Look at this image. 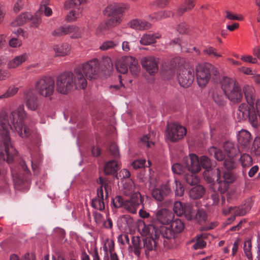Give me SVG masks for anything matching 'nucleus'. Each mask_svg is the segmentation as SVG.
<instances>
[{
	"mask_svg": "<svg viewBox=\"0 0 260 260\" xmlns=\"http://www.w3.org/2000/svg\"><path fill=\"white\" fill-rule=\"evenodd\" d=\"M26 113L23 105H20L16 110L11 112L9 117L7 113H0V133L2 141L0 142V159L12 162L17 153L12 146L9 136V129L15 131L22 138L28 137L31 129L24 124Z\"/></svg>",
	"mask_w": 260,
	"mask_h": 260,
	"instance_id": "1",
	"label": "nucleus"
},
{
	"mask_svg": "<svg viewBox=\"0 0 260 260\" xmlns=\"http://www.w3.org/2000/svg\"><path fill=\"white\" fill-rule=\"evenodd\" d=\"M246 100L247 104H241L238 109L237 114L239 121L248 119V121L254 127L258 125L257 115L260 117V101L256 102V109L254 106L255 102V91L254 88L250 85H246L243 87Z\"/></svg>",
	"mask_w": 260,
	"mask_h": 260,
	"instance_id": "2",
	"label": "nucleus"
},
{
	"mask_svg": "<svg viewBox=\"0 0 260 260\" xmlns=\"http://www.w3.org/2000/svg\"><path fill=\"white\" fill-rule=\"evenodd\" d=\"M87 82L80 69H75L73 72H64L56 80V89L58 92L67 94L74 88L85 89Z\"/></svg>",
	"mask_w": 260,
	"mask_h": 260,
	"instance_id": "3",
	"label": "nucleus"
},
{
	"mask_svg": "<svg viewBox=\"0 0 260 260\" xmlns=\"http://www.w3.org/2000/svg\"><path fill=\"white\" fill-rule=\"evenodd\" d=\"M124 12V8L118 5L113 4L107 6L104 11V14L110 18L106 23H102L98 27L96 34L98 36L102 35L109 27L119 24L121 21L122 14Z\"/></svg>",
	"mask_w": 260,
	"mask_h": 260,
	"instance_id": "4",
	"label": "nucleus"
},
{
	"mask_svg": "<svg viewBox=\"0 0 260 260\" xmlns=\"http://www.w3.org/2000/svg\"><path fill=\"white\" fill-rule=\"evenodd\" d=\"M221 87L226 98L234 103L240 102L243 99L241 89L234 79L224 77L221 81Z\"/></svg>",
	"mask_w": 260,
	"mask_h": 260,
	"instance_id": "5",
	"label": "nucleus"
},
{
	"mask_svg": "<svg viewBox=\"0 0 260 260\" xmlns=\"http://www.w3.org/2000/svg\"><path fill=\"white\" fill-rule=\"evenodd\" d=\"M143 232L147 237L144 239L143 249L146 256L148 258L152 256L150 252H153L155 250L156 240L161 235V232L159 229H156L155 225L149 224L145 226Z\"/></svg>",
	"mask_w": 260,
	"mask_h": 260,
	"instance_id": "6",
	"label": "nucleus"
},
{
	"mask_svg": "<svg viewBox=\"0 0 260 260\" xmlns=\"http://www.w3.org/2000/svg\"><path fill=\"white\" fill-rule=\"evenodd\" d=\"M185 161L187 169L186 172L184 174V179L188 184L196 185L199 181L196 173L201 170L199 158L197 155L191 154Z\"/></svg>",
	"mask_w": 260,
	"mask_h": 260,
	"instance_id": "7",
	"label": "nucleus"
},
{
	"mask_svg": "<svg viewBox=\"0 0 260 260\" xmlns=\"http://www.w3.org/2000/svg\"><path fill=\"white\" fill-rule=\"evenodd\" d=\"M218 73L216 69L209 63L198 64L196 67V76L198 85L200 87L205 86L211 76H216Z\"/></svg>",
	"mask_w": 260,
	"mask_h": 260,
	"instance_id": "8",
	"label": "nucleus"
},
{
	"mask_svg": "<svg viewBox=\"0 0 260 260\" xmlns=\"http://www.w3.org/2000/svg\"><path fill=\"white\" fill-rule=\"evenodd\" d=\"M35 88L40 96L50 98L55 91L54 80L50 76H43L36 81Z\"/></svg>",
	"mask_w": 260,
	"mask_h": 260,
	"instance_id": "9",
	"label": "nucleus"
},
{
	"mask_svg": "<svg viewBox=\"0 0 260 260\" xmlns=\"http://www.w3.org/2000/svg\"><path fill=\"white\" fill-rule=\"evenodd\" d=\"M117 71L121 74H125L128 71V68L133 75H136L140 71L138 62L135 58L125 56L117 61L116 64Z\"/></svg>",
	"mask_w": 260,
	"mask_h": 260,
	"instance_id": "10",
	"label": "nucleus"
},
{
	"mask_svg": "<svg viewBox=\"0 0 260 260\" xmlns=\"http://www.w3.org/2000/svg\"><path fill=\"white\" fill-rule=\"evenodd\" d=\"M76 69H80L81 73L87 79L91 80L96 79L101 71L100 64L97 59H93L83 63L81 67Z\"/></svg>",
	"mask_w": 260,
	"mask_h": 260,
	"instance_id": "11",
	"label": "nucleus"
},
{
	"mask_svg": "<svg viewBox=\"0 0 260 260\" xmlns=\"http://www.w3.org/2000/svg\"><path fill=\"white\" fill-rule=\"evenodd\" d=\"M184 228V223L182 221L179 219H176L171 222L169 227L161 225L159 230L161 232V235L164 238L174 240L177 235L181 233Z\"/></svg>",
	"mask_w": 260,
	"mask_h": 260,
	"instance_id": "12",
	"label": "nucleus"
},
{
	"mask_svg": "<svg viewBox=\"0 0 260 260\" xmlns=\"http://www.w3.org/2000/svg\"><path fill=\"white\" fill-rule=\"evenodd\" d=\"M194 70L189 66L179 67L177 71V80L180 85L185 88L190 86L194 80Z\"/></svg>",
	"mask_w": 260,
	"mask_h": 260,
	"instance_id": "13",
	"label": "nucleus"
},
{
	"mask_svg": "<svg viewBox=\"0 0 260 260\" xmlns=\"http://www.w3.org/2000/svg\"><path fill=\"white\" fill-rule=\"evenodd\" d=\"M83 29L75 25H67L61 26L52 32V35L55 37H59L70 35L72 39H78L82 37Z\"/></svg>",
	"mask_w": 260,
	"mask_h": 260,
	"instance_id": "14",
	"label": "nucleus"
},
{
	"mask_svg": "<svg viewBox=\"0 0 260 260\" xmlns=\"http://www.w3.org/2000/svg\"><path fill=\"white\" fill-rule=\"evenodd\" d=\"M252 204V199H249L239 207L224 208L222 209V212L224 215L230 214L233 215L229 219L233 221L235 220L236 216H243L245 215L251 209Z\"/></svg>",
	"mask_w": 260,
	"mask_h": 260,
	"instance_id": "15",
	"label": "nucleus"
},
{
	"mask_svg": "<svg viewBox=\"0 0 260 260\" xmlns=\"http://www.w3.org/2000/svg\"><path fill=\"white\" fill-rule=\"evenodd\" d=\"M11 173L14 182L18 185H21L26 181L30 171L27 169L25 162L22 160H20L18 167L12 168Z\"/></svg>",
	"mask_w": 260,
	"mask_h": 260,
	"instance_id": "16",
	"label": "nucleus"
},
{
	"mask_svg": "<svg viewBox=\"0 0 260 260\" xmlns=\"http://www.w3.org/2000/svg\"><path fill=\"white\" fill-rule=\"evenodd\" d=\"M186 128L176 123L167 125V138L172 142L182 139L186 134Z\"/></svg>",
	"mask_w": 260,
	"mask_h": 260,
	"instance_id": "17",
	"label": "nucleus"
},
{
	"mask_svg": "<svg viewBox=\"0 0 260 260\" xmlns=\"http://www.w3.org/2000/svg\"><path fill=\"white\" fill-rule=\"evenodd\" d=\"M173 210L177 216L184 215L189 220L192 219L194 216L192 206L190 204H183L181 202L176 201L174 203Z\"/></svg>",
	"mask_w": 260,
	"mask_h": 260,
	"instance_id": "18",
	"label": "nucleus"
},
{
	"mask_svg": "<svg viewBox=\"0 0 260 260\" xmlns=\"http://www.w3.org/2000/svg\"><path fill=\"white\" fill-rule=\"evenodd\" d=\"M142 196L139 192H134L130 199L125 200L123 208L128 212L135 214L139 206L143 203Z\"/></svg>",
	"mask_w": 260,
	"mask_h": 260,
	"instance_id": "19",
	"label": "nucleus"
},
{
	"mask_svg": "<svg viewBox=\"0 0 260 260\" xmlns=\"http://www.w3.org/2000/svg\"><path fill=\"white\" fill-rule=\"evenodd\" d=\"M85 2V0H71L66 2L64 4V7L66 9L73 8L67 16V20L68 21H75L80 17V11L79 7L81 4Z\"/></svg>",
	"mask_w": 260,
	"mask_h": 260,
	"instance_id": "20",
	"label": "nucleus"
},
{
	"mask_svg": "<svg viewBox=\"0 0 260 260\" xmlns=\"http://www.w3.org/2000/svg\"><path fill=\"white\" fill-rule=\"evenodd\" d=\"M173 216L171 211L166 209H161L156 211L155 213V221L154 224L157 229H160V226L164 225L170 223L172 220Z\"/></svg>",
	"mask_w": 260,
	"mask_h": 260,
	"instance_id": "21",
	"label": "nucleus"
},
{
	"mask_svg": "<svg viewBox=\"0 0 260 260\" xmlns=\"http://www.w3.org/2000/svg\"><path fill=\"white\" fill-rule=\"evenodd\" d=\"M158 59L153 56H147L142 58L141 64L150 74H153L157 72Z\"/></svg>",
	"mask_w": 260,
	"mask_h": 260,
	"instance_id": "22",
	"label": "nucleus"
},
{
	"mask_svg": "<svg viewBox=\"0 0 260 260\" xmlns=\"http://www.w3.org/2000/svg\"><path fill=\"white\" fill-rule=\"evenodd\" d=\"M251 134L246 130L240 131L238 135V141L241 147L245 151L249 150L252 142Z\"/></svg>",
	"mask_w": 260,
	"mask_h": 260,
	"instance_id": "23",
	"label": "nucleus"
},
{
	"mask_svg": "<svg viewBox=\"0 0 260 260\" xmlns=\"http://www.w3.org/2000/svg\"><path fill=\"white\" fill-rule=\"evenodd\" d=\"M107 200L102 188H98L97 196L91 200V206L95 209L103 211L105 208V201Z\"/></svg>",
	"mask_w": 260,
	"mask_h": 260,
	"instance_id": "24",
	"label": "nucleus"
},
{
	"mask_svg": "<svg viewBox=\"0 0 260 260\" xmlns=\"http://www.w3.org/2000/svg\"><path fill=\"white\" fill-rule=\"evenodd\" d=\"M25 104L28 109L35 111L39 105L37 96L31 90H28L24 92Z\"/></svg>",
	"mask_w": 260,
	"mask_h": 260,
	"instance_id": "25",
	"label": "nucleus"
},
{
	"mask_svg": "<svg viewBox=\"0 0 260 260\" xmlns=\"http://www.w3.org/2000/svg\"><path fill=\"white\" fill-rule=\"evenodd\" d=\"M203 176L207 182L214 184L220 179V171L219 169H213L212 168L210 170H206L204 172Z\"/></svg>",
	"mask_w": 260,
	"mask_h": 260,
	"instance_id": "26",
	"label": "nucleus"
},
{
	"mask_svg": "<svg viewBox=\"0 0 260 260\" xmlns=\"http://www.w3.org/2000/svg\"><path fill=\"white\" fill-rule=\"evenodd\" d=\"M171 192L169 186L166 185H161L159 188L152 190L151 194L152 197L157 201H161Z\"/></svg>",
	"mask_w": 260,
	"mask_h": 260,
	"instance_id": "27",
	"label": "nucleus"
},
{
	"mask_svg": "<svg viewBox=\"0 0 260 260\" xmlns=\"http://www.w3.org/2000/svg\"><path fill=\"white\" fill-rule=\"evenodd\" d=\"M128 25L132 28L139 30L148 29L151 27L150 23L145 20L140 19H135L131 20L128 23Z\"/></svg>",
	"mask_w": 260,
	"mask_h": 260,
	"instance_id": "28",
	"label": "nucleus"
},
{
	"mask_svg": "<svg viewBox=\"0 0 260 260\" xmlns=\"http://www.w3.org/2000/svg\"><path fill=\"white\" fill-rule=\"evenodd\" d=\"M28 56L29 55L27 53H24L22 54L15 56L8 62V68L9 69H15L19 67L28 59Z\"/></svg>",
	"mask_w": 260,
	"mask_h": 260,
	"instance_id": "29",
	"label": "nucleus"
},
{
	"mask_svg": "<svg viewBox=\"0 0 260 260\" xmlns=\"http://www.w3.org/2000/svg\"><path fill=\"white\" fill-rule=\"evenodd\" d=\"M225 94L223 90L218 88H215L212 92V96L214 102L219 106L225 105L226 101Z\"/></svg>",
	"mask_w": 260,
	"mask_h": 260,
	"instance_id": "30",
	"label": "nucleus"
},
{
	"mask_svg": "<svg viewBox=\"0 0 260 260\" xmlns=\"http://www.w3.org/2000/svg\"><path fill=\"white\" fill-rule=\"evenodd\" d=\"M118 162L115 160H110L104 166V172L106 175H116V173L119 169Z\"/></svg>",
	"mask_w": 260,
	"mask_h": 260,
	"instance_id": "31",
	"label": "nucleus"
},
{
	"mask_svg": "<svg viewBox=\"0 0 260 260\" xmlns=\"http://www.w3.org/2000/svg\"><path fill=\"white\" fill-rule=\"evenodd\" d=\"M32 15L30 13L28 12L22 13L19 15L14 21L12 22L11 25L13 26H20L30 21Z\"/></svg>",
	"mask_w": 260,
	"mask_h": 260,
	"instance_id": "32",
	"label": "nucleus"
},
{
	"mask_svg": "<svg viewBox=\"0 0 260 260\" xmlns=\"http://www.w3.org/2000/svg\"><path fill=\"white\" fill-rule=\"evenodd\" d=\"M53 49L57 56H63L68 55L70 53L71 47L69 44L64 43L55 45L53 47Z\"/></svg>",
	"mask_w": 260,
	"mask_h": 260,
	"instance_id": "33",
	"label": "nucleus"
},
{
	"mask_svg": "<svg viewBox=\"0 0 260 260\" xmlns=\"http://www.w3.org/2000/svg\"><path fill=\"white\" fill-rule=\"evenodd\" d=\"M205 192V189L204 187L201 185H198L190 190L189 194L191 199L197 200L201 198Z\"/></svg>",
	"mask_w": 260,
	"mask_h": 260,
	"instance_id": "34",
	"label": "nucleus"
},
{
	"mask_svg": "<svg viewBox=\"0 0 260 260\" xmlns=\"http://www.w3.org/2000/svg\"><path fill=\"white\" fill-rule=\"evenodd\" d=\"M160 37L161 36L159 34H145L141 38L140 42L142 45H148L155 43L156 40L159 39Z\"/></svg>",
	"mask_w": 260,
	"mask_h": 260,
	"instance_id": "35",
	"label": "nucleus"
},
{
	"mask_svg": "<svg viewBox=\"0 0 260 260\" xmlns=\"http://www.w3.org/2000/svg\"><path fill=\"white\" fill-rule=\"evenodd\" d=\"M132 243L134 247V252L135 255L139 256L141 250H143L144 245V239L141 240L139 237H134L132 239Z\"/></svg>",
	"mask_w": 260,
	"mask_h": 260,
	"instance_id": "36",
	"label": "nucleus"
},
{
	"mask_svg": "<svg viewBox=\"0 0 260 260\" xmlns=\"http://www.w3.org/2000/svg\"><path fill=\"white\" fill-rule=\"evenodd\" d=\"M199 164L200 167L201 166L206 170H210L213 167H214L216 163L215 161H212L208 157L205 155L201 156L200 159H199Z\"/></svg>",
	"mask_w": 260,
	"mask_h": 260,
	"instance_id": "37",
	"label": "nucleus"
},
{
	"mask_svg": "<svg viewBox=\"0 0 260 260\" xmlns=\"http://www.w3.org/2000/svg\"><path fill=\"white\" fill-rule=\"evenodd\" d=\"M208 153L211 156H214L218 161H222L226 158L222 151L214 146L210 147L208 149Z\"/></svg>",
	"mask_w": 260,
	"mask_h": 260,
	"instance_id": "38",
	"label": "nucleus"
},
{
	"mask_svg": "<svg viewBox=\"0 0 260 260\" xmlns=\"http://www.w3.org/2000/svg\"><path fill=\"white\" fill-rule=\"evenodd\" d=\"M223 147L226 153L227 156L234 157L237 154L238 150L233 143L229 141L226 142L223 144Z\"/></svg>",
	"mask_w": 260,
	"mask_h": 260,
	"instance_id": "39",
	"label": "nucleus"
},
{
	"mask_svg": "<svg viewBox=\"0 0 260 260\" xmlns=\"http://www.w3.org/2000/svg\"><path fill=\"white\" fill-rule=\"evenodd\" d=\"M207 237V235L206 234H201L196 236V242L193 245V247L194 249H199L204 248L206 243L204 240V239H206Z\"/></svg>",
	"mask_w": 260,
	"mask_h": 260,
	"instance_id": "40",
	"label": "nucleus"
},
{
	"mask_svg": "<svg viewBox=\"0 0 260 260\" xmlns=\"http://www.w3.org/2000/svg\"><path fill=\"white\" fill-rule=\"evenodd\" d=\"M189 157H186L183 160L184 166H182L180 164L176 163L174 164L172 167V170L174 173L176 174H184L186 172V166L185 164V160Z\"/></svg>",
	"mask_w": 260,
	"mask_h": 260,
	"instance_id": "41",
	"label": "nucleus"
},
{
	"mask_svg": "<svg viewBox=\"0 0 260 260\" xmlns=\"http://www.w3.org/2000/svg\"><path fill=\"white\" fill-rule=\"evenodd\" d=\"M229 184L222 180L221 177L220 179L214 183L213 185L215 189H217L221 193H223L227 191Z\"/></svg>",
	"mask_w": 260,
	"mask_h": 260,
	"instance_id": "42",
	"label": "nucleus"
},
{
	"mask_svg": "<svg viewBox=\"0 0 260 260\" xmlns=\"http://www.w3.org/2000/svg\"><path fill=\"white\" fill-rule=\"evenodd\" d=\"M98 182L101 184V186L99 188H102L103 192V188H104L105 191V199H107L108 198V191L110 190V186L107 181V179L105 178L100 177L99 178Z\"/></svg>",
	"mask_w": 260,
	"mask_h": 260,
	"instance_id": "43",
	"label": "nucleus"
},
{
	"mask_svg": "<svg viewBox=\"0 0 260 260\" xmlns=\"http://www.w3.org/2000/svg\"><path fill=\"white\" fill-rule=\"evenodd\" d=\"M251 241L250 240H246L244 244V253L249 260L252 259V255L251 252Z\"/></svg>",
	"mask_w": 260,
	"mask_h": 260,
	"instance_id": "44",
	"label": "nucleus"
},
{
	"mask_svg": "<svg viewBox=\"0 0 260 260\" xmlns=\"http://www.w3.org/2000/svg\"><path fill=\"white\" fill-rule=\"evenodd\" d=\"M221 179L229 184L233 183L236 179V176L231 171L228 170L224 172Z\"/></svg>",
	"mask_w": 260,
	"mask_h": 260,
	"instance_id": "45",
	"label": "nucleus"
},
{
	"mask_svg": "<svg viewBox=\"0 0 260 260\" xmlns=\"http://www.w3.org/2000/svg\"><path fill=\"white\" fill-rule=\"evenodd\" d=\"M193 217L198 222L202 223L207 220V215L204 210L199 209L196 214H194Z\"/></svg>",
	"mask_w": 260,
	"mask_h": 260,
	"instance_id": "46",
	"label": "nucleus"
},
{
	"mask_svg": "<svg viewBox=\"0 0 260 260\" xmlns=\"http://www.w3.org/2000/svg\"><path fill=\"white\" fill-rule=\"evenodd\" d=\"M203 52L205 54H208L210 56H212L214 57H220L221 56V55L220 53L217 51V50L211 46L206 47L203 50Z\"/></svg>",
	"mask_w": 260,
	"mask_h": 260,
	"instance_id": "47",
	"label": "nucleus"
},
{
	"mask_svg": "<svg viewBox=\"0 0 260 260\" xmlns=\"http://www.w3.org/2000/svg\"><path fill=\"white\" fill-rule=\"evenodd\" d=\"M172 13L170 12L160 11L152 14L150 16V17L152 19L159 20L162 18L170 17Z\"/></svg>",
	"mask_w": 260,
	"mask_h": 260,
	"instance_id": "48",
	"label": "nucleus"
},
{
	"mask_svg": "<svg viewBox=\"0 0 260 260\" xmlns=\"http://www.w3.org/2000/svg\"><path fill=\"white\" fill-rule=\"evenodd\" d=\"M18 91V88L16 87H9L6 92L0 95V99L10 98L14 95Z\"/></svg>",
	"mask_w": 260,
	"mask_h": 260,
	"instance_id": "49",
	"label": "nucleus"
},
{
	"mask_svg": "<svg viewBox=\"0 0 260 260\" xmlns=\"http://www.w3.org/2000/svg\"><path fill=\"white\" fill-rule=\"evenodd\" d=\"M240 161L242 165L244 167L251 165L252 162L251 156L246 153H244L241 156Z\"/></svg>",
	"mask_w": 260,
	"mask_h": 260,
	"instance_id": "50",
	"label": "nucleus"
},
{
	"mask_svg": "<svg viewBox=\"0 0 260 260\" xmlns=\"http://www.w3.org/2000/svg\"><path fill=\"white\" fill-rule=\"evenodd\" d=\"M30 20L31 21V26L38 27L42 22V18L40 13L37 12L34 16L32 15V18Z\"/></svg>",
	"mask_w": 260,
	"mask_h": 260,
	"instance_id": "51",
	"label": "nucleus"
},
{
	"mask_svg": "<svg viewBox=\"0 0 260 260\" xmlns=\"http://www.w3.org/2000/svg\"><path fill=\"white\" fill-rule=\"evenodd\" d=\"M175 195L178 197H181L184 193V188L181 182L177 180H175Z\"/></svg>",
	"mask_w": 260,
	"mask_h": 260,
	"instance_id": "52",
	"label": "nucleus"
},
{
	"mask_svg": "<svg viewBox=\"0 0 260 260\" xmlns=\"http://www.w3.org/2000/svg\"><path fill=\"white\" fill-rule=\"evenodd\" d=\"M124 202L121 196H117L112 199L113 206L116 209L123 207Z\"/></svg>",
	"mask_w": 260,
	"mask_h": 260,
	"instance_id": "53",
	"label": "nucleus"
},
{
	"mask_svg": "<svg viewBox=\"0 0 260 260\" xmlns=\"http://www.w3.org/2000/svg\"><path fill=\"white\" fill-rule=\"evenodd\" d=\"M38 12H39L41 15L42 13H44L46 16L48 17L51 15L52 11L51 8L46 6L45 4H41Z\"/></svg>",
	"mask_w": 260,
	"mask_h": 260,
	"instance_id": "54",
	"label": "nucleus"
},
{
	"mask_svg": "<svg viewBox=\"0 0 260 260\" xmlns=\"http://www.w3.org/2000/svg\"><path fill=\"white\" fill-rule=\"evenodd\" d=\"M233 157L227 156L224 159L223 165L224 167L229 171H231L234 168V163L233 159Z\"/></svg>",
	"mask_w": 260,
	"mask_h": 260,
	"instance_id": "55",
	"label": "nucleus"
},
{
	"mask_svg": "<svg viewBox=\"0 0 260 260\" xmlns=\"http://www.w3.org/2000/svg\"><path fill=\"white\" fill-rule=\"evenodd\" d=\"M116 44L113 41H108L104 42L100 48L102 50L106 51L114 48Z\"/></svg>",
	"mask_w": 260,
	"mask_h": 260,
	"instance_id": "56",
	"label": "nucleus"
},
{
	"mask_svg": "<svg viewBox=\"0 0 260 260\" xmlns=\"http://www.w3.org/2000/svg\"><path fill=\"white\" fill-rule=\"evenodd\" d=\"M252 151H253L255 155L260 154V139L255 138L252 147H251Z\"/></svg>",
	"mask_w": 260,
	"mask_h": 260,
	"instance_id": "57",
	"label": "nucleus"
},
{
	"mask_svg": "<svg viewBox=\"0 0 260 260\" xmlns=\"http://www.w3.org/2000/svg\"><path fill=\"white\" fill-rule=\"evenodd\" d=\"M26 0H17L14 6V10L15 12H19L26 5Z\"/></svg>",
	"mask_w": 260,
	"mask_h": 260,
	"instance_id": "58",
	"label": "nucleus"
},
{
	"mask_svg": "<svg viewBox=\"0 0 260 260\" xmlns=\"http://www.w3.org/2000/svg\"><path fill=\"white\" fill-rule=\"evenodd\" d=\"M146 161L145 159H137L133 161L132 163V166L133 168L135 169L142 168L145 167Z\"/></svg>",
	"mask_w": 260,
	"mask_h": 260,
	"instance_id": "59",
	"label": "nucleus"
},
{
	"mask_svg": "<svg viewBox=\"0 0 260 260\" xmlns=\"http://www.w3.org/2000/svg\"><path fill=\"white\" fill-rule=\"evenodd\" d=\"M109 151L114 157H116L119 156V150L115 143H112L110 145Z\"/></svg>",
	"mask_w": 260,
	"mask_h": 260,
	"instance_id": "60",
	"label": "nucleus"
},
{
	"mask_svg": "<svg viewBox=\"0 0 260 260\" xmlns=\"http://www.w3.org/2000/svg\"><path fill=\"white\" fill-rule=\"evenodd\" d=\"M141 141L142 144L148 148H151L152 146L154 145V143L149 140V138L148 135H144L141 139Z\"/></svg>",
	"mask_w": 260,
	"mask_h": 260,
	"instance_id": "61",
	"label": "nucleus"
},
{
	"mask_svg": "<svg viewBox=\"0 0 260 260\" xmlns=\"http://www.w3.org/2000/svg\"><path fill=\"white\" fill-rule=\"evenodd\" d=\"M177 29L180 34H187L188 32L187 25L184 22H181L178 24Z\"/></svg>",
	"mask_w": 260,
	"mask_h": 260,
	"instance_id": "62",
	"label": "nucleus"
},
{
	"mask_svg": "<svg viewBox=\"0 0 260 260\" xmlns=\"http://www.w3.org/2000/svg\"><path fill=\"white\" fill-rule=\"evenodd\" d=\"M225 17L226 18H227L229 20H242L243 19V17L242 16H237L228 11H225Z\"/></svg>",
	"mask_w": 260,
	"mask_h": 260,
	"instance_id": "63",
	"label": "nucleus"
},
{
	"mask_svg": "<svg viewBox=\"0 0 260 260\" xmlns=\"http://www.w3.org/2000/svg\"><path fill=\"white\" fill-rule=\"evenodd\" d=\"M32 169L34 172L35 174L37 175L39 173V169L40 165V161H36V160L32 158L31 161Z\"/></svg>",
	"mask_w": 260,
	"mask_h": 260,
	"instance_id": "64",
	"label": "nucleus"
}]
</instances>
